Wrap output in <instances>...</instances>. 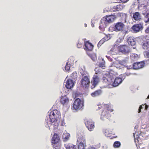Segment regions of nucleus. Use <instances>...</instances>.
Wrapping results in <instances>:
<instances>
[{
	"label": "nucleus",
	"instance_id": "obj_6",
	"mask_svg": "<svg viewBox=\"0 0 149 149\" xmlns=\"http://www.w3.org/2000/svg\"><path fill=\"white\" fill-rule=\"evenodd\" d=\"M90 83L89 76H84L81 80V85L82 86L86 88L89 87Z\"/></svg>",
	"mask_w": 149,
	"mask_h": 149
},
{
	"label": "nucleus",
	"instance_id": "obj_26",
	"mask_svg": "<svg viewBox=\"0 0 149 149\" xmlns=\"http://www.w3.org/2000/svg\"><path fill=\"white\" fill-rule=\"evenodd\" d=\"M143 47L144 49L147 51L146 52H149V40L143 43Z\"/></svg>",
	"mask_w": 149,
	"mask_h": 149
},
{
	"label": "nucleus",
	"instance_id": "obj_36",
	"mask_svg": "<svg viewBox=\"0 0 149 149\" xmlns=\"http://www.w3.org/2000/svg\"><path fill=\"white\" fill-rule=\"evenodd\" d=\"M82 43L79 41L77 44V47L78 48H80L82 47Z\"/></svg>",
	"mask_w": 149,
	"mask_h": 149
},
{
	"label": "nucleus",
	"instance_id": "obj_27",
	"mask_svg": "<svg viewBox=\"0 0 149 149\" xmlns=\"http://www.w3.org/2000/svg\"><path fill=\"white\" fill-rule=\"evenodd\" d=\"M53 147L54 149H60L61 146L60 142L52 143Z\"/></svg>",
	"mask_w": 149,
	"mask_h": 149
},
{
	"label": "nucleus",
	"instance_id": "obj_40",
	"mask_svg": "<svg viewBox=\"0 0 149 149\" xmlns=\"http://www.w3.org/2000/svg\"><path fill=\"white\" fill-rule=\"evenodd\" d=\"M143 108L142 105H140V107H139V111L138 113H140L141 111V109Z\"/></svg>",
	"mask_w": 149,
	"mask_h": 149
},
{
	"label": "nucleus",
	"instance_id": "obj_28",
	"mask_svg": "<svg viewBox=\"0 0 149 149\" xmlns=\"http://www.w3.org/2000/svg\"><path fill=\"white\" fill-rule=\"evenodd\" d=\"M70 135L68 133H65L63 134L62 138L63 141L64 142H66L69 139Z\"/></svg>",
	"mask_w": 149,
	"mask_h": 149
},
{
	"label": "nucleus",
	"instance_id": "obj_39",
	"mask_svg": "<svg viewBox=\"0 0 149 149\" xmlns=\"http://www.w3.org/2000/svg\"><path fill=\"white\" fill-rule=\"evenodd\" d=\"M85 72H84L83 70L81 71V72H80V73L81 74L82 76H84L86 75V74L85 73Z\"/></svg>",
	"mask_w": 149,
	"mask_h": 149
},
{
	"label": "nucleus",
	"instance_id": "obj_44",
	"mask_svg": "<svg viewBox=\"0 0 149 149\" xmlns=\"http://www.w3.org/2000/svg\"><path fill=\"white\" fill-rule=\"evenodd\" d=\"M87 149H96V148L94 147H91L90 148H88Z\"/></svg>",
	"mask_w": 149,
	"mask_h": 149
},
{
	"label": "nucleus",
	"instance_id": "obj_29",
	"mask_svg": "<svg viewBox=\"0 0 149 149\" xmlns=\"http://www.w3.org/2000/svg\"><path fill=\"white\" fill-rule=\"evenodd\" d=\"M55 121H51V125H52L54 129L56 128L58 126L59 124V122L57 120V119H56Z\"/></svg>",
	"mask_w": 149,
	"mask_h": 149
},
{
	"label": "nucleus",
	"instance_id": "obj_25",
	"mask_svg": "<svg viewBox=\"0 0 149 149\" xmlns=\"http://www.w3.org/2000/svg\"><path fill=\"white\" fill-rule=\"evenodd\" d=\"M104 133L105 135L107 137H110L112 134H113V132L110 129H106L105 130Z\"/></svg>",
	"mask_w": 149,
	"mask_h": 149
},
{
	"label": "nucleus",
	"instance_id": "obj_10",
	"mask_svg": "<svg viewBox=\"0 0 149 149\" xmlns=\"http://www.w3.org/2000/svg\"><path fill=\"white\" fill-rule=\"evenodd\" d=\"M119 46V52H121L124 54H127L129 52L128 47L125 45H120Z\"/></svg>",
	"mask_w": 149,
	"mask_h": 149
},
{
	"label": "nucleus",
	"instance_id": "obj_7",
	"mask_svg": "<svg viewBox=\"0 0 149 149\" xmlns=\"http://www.w3.org/2000/svg\"><path fill=\"white\" fill-rule=\"evenodd\" d=\"M85 124L88 130L90 131H93L95 127L94 122L91 119L88 120L85 123Z\"/></svg>",
	"mask_w": 149,
	"mask_h": 149
},
{
	"label": "nucleus",
	"instance_id": "obj_37",
	"mask_svg": "<svg viewBox=\"0 0 149 149\" xmlns=\"http://www.w3.org/2000/svg\"><path fill=\"white\" fill-rule=\"evenodd\" d=\"M99 66L100 67L103 68L105 66V62H103L100 63L99 65Z\"/></svg>",
	"mask_w": 149,
	"mask_h": 149
},
{
	"label": "nucleus",
	"instance_id": "obj_47",
	"mask_svg": "<svg viewBox=\"0 0 149 149\" xmlns=\"http://www.w3.org/2000/svg\"><path fill=\"white\" fill-rule=\"evenodd\" d=\"M112 72H113V73H114V72H111V73H113ZM109 73H110V72H109ZM108 73H109V72Z\"/></svg>",
	"mask_w": 149,
	"mask_h": 149
},
{
	"label": "nucleus",
	"instance_id": "obj_1",
	"mask_svg": "<svg viewBox=\"0 0 149 149\" xmlns=\"http://www.w3.org/2000/svg\"><path fill=\"white\" fill-rule=\"evenodd\" d=\"M102 80L107 85H111L114 87L118 86L122 81L121 78L120 77H116L115 74L111 72L104 74Z\"/></svg>",
	"mask_w": 149,
	"mask_h": 149
},
{
	"label": "nucleus",
	"instance_id": "obj_15",
	"mask_svg": "<svg viewBox=\"0 0 149 149\" xmlns=\"http://www.w3.org/2000/svg\"><path fill=\"white\" fill-rule=\"evenodd\" d=\"M144 65V63L142 62L135 63L133 65V68L134 69H139L143 68Z\"/></svg>",
	"mask_w": 149,
	"mask_h": 149
},
{
	"label": "nucleus",
	"instance_id": "obj_8",
	"mask_svg": "<svg viewBox=\"0 0 149 149\" xmlns=\"http://www.w3.org/2000/svg\"><path fill=\"white\" fill-rule=\"evenodd\" d=\"M124 26L125 25L123 23L121 22H117L114 26L115 31L116 32L122 31Z\"/></svg>",
	"mask_w": 149,
	"mask_h": 149
},
{
	"label": "nucleus",
	"instance_id": "obj_42",
	"mask_svg": "<svg viewBox=\"0 0 149 149\" xmlns=\"http://www.w3.org/2000/svg\"><path fill=\"white\" fill-rule=\"evenodd\" d=\"M145 104V110H146L148 107V106L146 105V104Z\"/></svg>",
	"mask_w": 149,
	"mask_h": 149
},
{
	"label": "nucleus",
	"instance_id": "obj_18",
	"mask_svg": "<svg viewBox=\"0 0 149 149\" xmlns=\"http://www.w3.org/2000/svg\"><path fill=\"white\" fill-rule=\"evenodd\" d=\"M99 81V77L97 75H94L93 78V80L91 81V83H92V85L93 87L97 85Z\"/></svg>",
	"mask_w": 149,
	"mask_h": 149
},
{
	"label": "nucleus",
	"instance_id": "obj_24",
	"mask_svg": "<svg viewBox=\"0 0 149 149\" xmlns=\"http://www.w3.org/2000/svg\"><path fill=\"white\" fill-rule=\"evenodd\" d=\"M66 149H77V146L72 143H68L64 145Z\"/></svg>",
	"mask_w": 149,
	"mask_h": 149
},
{
	"label": "nucleus",
	"instance_id": "obj_38",
	"mask_svg": "<svg viewBox=\"0 0 149 149\" xmlns=\"http://www.w3.org/2000/svg\"><path fill=\"white\" fill-rule=\"evenodd\" d=\"M145 32L146 33L149 34V26H148L145 30Z\"/></svg>",
	"mask_w": 149,
	"mask_h": 149
},
{
	"label": "nucleus",
	"instance_id": "obj_12",
	"mask_svg": "<svg viewBox=\"0 0 149 149\" xmlns=\"http://www.w3.org/2000/svg\"><path fill=\"white\" fill-rule=\"evenodd\" d=\"M105 21L106 22L109 23L113 22L116 18V17L115 15H111L106 16Z\"/></svg>",
	"mask_w": 149,
	"mask_h": 149
},
{
	"label": "nucleus",
	"instance_id": "obj_20",
	"mask_svg": "<svg viewBox=\"0 0 149 149\" xmlns=\"http://www.w3.org/2000/svg\"><path fill=\"white\" fill-rule=\"evenodd\" d=\"M132 18L136 21H140L141 19V17L139 13L136 12L133 13Z\"/></svg>",
	"mask_w": 149,
	"mask_h": 149
},
{
	"label": "nucleus",
	"instance_id": "obj_5",
	"mask_svg": "<svg viewBox=\"0 0 149 149\" xmlns=\"http://www.w3.org/2000/svg\"><path fill=\"white\" fill-rule=\"evenodd\" d=\"M83 105V102L79 98H77L74 101L72 109L75 110L81 109Z\"/></svg>",
	"mask_w": 149,
	"mask_h": 149
},
{
	"label": "nucleus",
	"instance_id": "obj_45",
	"mask_svg": "<svg viewBox=\"0 0 149 149\" xmlns=\"http://www.w3.org/2000/svg\"><path fill=\"white\" fill-rule=\"evenodd\" d=\"M99 28L101 29V26H99Z\"/></svg>",
	"mask_w": 149,
	"mask_h": 149
},
{
	"label": "nucleus",
	"instance_id": "obj_43",
	"mask_svg": "<svg viewBox=\"0 0 149 149\" xmlns=\"http://www.w3.org/2000/svg\"><path fill=\"white\" fill-rule=\"evenodd\" d=\"M120 1L123 2V3H125L127 2V1H128L129 0H120Z\"/></svg>",
	"mask_w": 149,
	"mask_h": 149
},
{
	"label": "nucleus",
	"instance_id": "obj_2",
	"mask_svg": "<svg viewBox=\"0 0 149 149\" xmlns=\"http://www.w3.org/2000/svg\"><path fill=\"white\" fill-rule=\"evenodd\" d=\"M102 110L101 114V118H103L105 117L108 118H110L111 116L110 113L113 111L111 105L108 104H104L101 106L98 107L96 110H100L101 108Z\"/></svg>",
	"mask_w": 149,
	"mask_h": 149
},
{
	"label": "nucleus",
	"instance_id": "obj_21",
	"mask_svg": "<svg viewBox=\"0 0 149 149\" xmlns=\"http://www.w3.org/2000/svg\"><path fill=\"white\" fill-rule=\"evenodd\" d=\"M123 8V6L121 4H119L114 6L112 8V10L113 12L122 10Z\"/></svg>",
	"mask_w": 149,
	"mask_h": 149
},
{
	"label": "nucleus",
	"instance_id": "obj_31",
	"mask_svg": "<svg viewBox=\"0 0 149 149\" xmlns=\"http://www.w3.org/2000/svg\"><path fill=\"white\" fill-rule=\"evenodd\" d=\"M52 122H51V120L50 119L49 120V119L47 118L46 119L45 121V124L46 127H49V126L51 125Z\"/></svg>",
	"mask_w": 149,
	"mask_h": 149
},
{
	"label": "nucleus",
	"instance_id": "obj_35",
	"mask_svg": "<svg viewBox=\"0 0 149 149\" xmlns=\"http://www.w3.org/2000/svg\"><path fill=\"white\" fill-rule=\"evenodd\" d=\"M77 77V72H73L70 75V77L73 79H75Z\"/></svg>",
	"mask_w": 149,
	"mask_h": 149
},
{
	"label": "nucleus",
	"instance_id": "obj_34",
	"mask_svg": "<svg viewBox=\"0 0 149 149\" xmlns=\"http://www.w3.org/2000/svg\"><path fill=\"white\" fill-rule=\"evenodd\" d=\"M70 64L68 62H67L65 66V69L67 71H68L70 70Z\"/></svg>",
	"mask_w": 149,
	"mask_h": 149
},
{
	"label": "nucleus",
	"instance_id": "obj_9",
	"mask_svg": "<svg viewBox=\"0 0 149 149\" xmlns=\"http://www.w3.org/2000/svg\"><path fill=\"white\" fill-rule=\"evenodd\" d=\"M143 24H136L133 25L132 27V30L135 32H138L143 29Z\"/></svg>",
	"mask_w": 149,
	"mask_h": 149
},
{
	"label": "nucleus",
	"instance_id": "obj_23",
	"mask_svg": "<svg viewBox=\"0 0 149 149\" xmlns=\"http://www.w3.org/2000/svg\"><path fill=\"white\" fill-rule=\"evenodd\" d=\"M102 93L101 90H96L91 93V96L93 97H95L100 95Z\"/></svg>",
	"mask_w": 149,
	"mask_h": 149
},
{
	"label": "nucleus",
	"instance_id": "obj_4",
	"mask_svg": "<svg viewBox=\"0 0 149 149\" xmlns=\"http://www.w3.org/2000/svg\"><path fill=\"white\" fill-rule=\"evenodd\" d=\"M61 116L60 112L56 109L52 111L49 115V119L52 121H54L56 119L59 118Z\"/></svg>",
	"mask_w": 149,
	"mask_h": 149
},
{
	"label": "nucleus",
	"instance_id": "obj_13",
	"mask_svg": "<svg viewBox=\"0 0 149 149\" xmlns=\"http://www.w3.org/2000/svg\"><path fill=\"white\" fill-rule=\"evenodd\" d=\"M127 42L129 45L134 46V49L135 48L136 42L135 39L132 36H130L128 37L127 40Z\"/></svg>",
	"mask_w": 149,
	"mask_h": 149
},
{
	"label": "nucleus",
	"instance_id": "obj_32",
	"mask_svg": "<svg viewBox=\"0 0 149 149\" xmlns=\"http://www.w3.org/2000/svg\"><path fill=\"white\" fill-rule=\"evenodd\" d=\"M120 143L119 141H116L114 143L113 146L115 148H118L120 146Z\"/></svg>",
	"mask_w": 149,
	"mask_h": 149
},
{
	"label": "nucleus",
	"instance_id": "obj_41",
	"mask_svg": "<svg viewBox=\"0 0 149 149\" xmlns=\"http://www.w3.org/2000/svg\"><path fill=\"white\" fill-rule=\"evenodd\" d=\"M126 63V62L125 61H121L120 62V63L121 65H124V64H125Z\"/></svg>",
	"mask_w": 149,
	"mask_h": 149
},
{
	"label": "nucleus",
	"instance_id": "obj_16",
	"mask_svg": "<svg viewBox=\"0 0 149 149\" xmlns=\"http://www.w3.org/2000/svg\"><path fill=\"white\" fill-rule=\"evenodd\" d=\"M110 39L109 36L106 35L102 38L98 43L97 44L98 47H100L105 41H107Z\"/></svg>",
	"mask_w": 149,
	"mask_h": 149
},
{
	"label": "nucleus",
	"instance_id": "obj_33",
	"mask_svg": "<svg viewBox=\"0 0 149 149\" xmlns=\"http://www.w3.org/2000/svg\"><path fill=\"white\" fill-rule=\"evenodd\" d=\"M141 10L143 15H145L148 11L146 7L145 6H143V7Z\"/></svg>",
	"mask_w": 149,
	"mask_h": 149
},
{
	"label": "nucleus",
	"instance_id": "obj_17",
	"mask_svg": "<svg viewBox=\"0 0 149 149\" xmlns=\"http://www.w3.org/2000/svg\"><path fill=\"white\" fill-rule=\"evenodd\" d=\"M74 85V83L73 80L71 79H68L66 83L65 87L68 89H70Z\"/></svg>",
	"mask_w": 149,
	"mask_h": 149
},
{
	"label": "nucleus",
	"instance_id": "obj_30",
	"mask_svg": "<svg viewBox=\"0 0 149 149\" xmlns=\"http://www.w3.org/2000/svg\"><path fill=\"white\" fill-rule=\"evenodd\" d=\"M143 20L146 23H149V13H147L143 18Z\"/></svg>",
	"mask_w": 149,
	"mask_h": 149
},
{
	"label": "nucleus",
	"instance_id": "obj_19",
	"mask_svg": "<svg viewBox=\"0 0 149 149\" xmlns=\"http://www.w3.org/2000/svg\"><path fill=\"white\" fill-rule=\"evenodd\" d=\"M59 142H60L59 137L57 134L55 133L52 138V143Z\"/></svg>",
	"mask_w": 149,
	"mask_h": 149
},
{
	"label": "nucleus",
	"instance_id": "obj_22",
	"mask_svg": "<svg viewBox=\"0 0 149 149\" xmlns=\"http://www.w3.org/2000/svg\"><path fill=\"white\" fill-rule=\"evenodd\" d=\"M69 102V99L65 96L62 97L61 99L60 102L63 105L68 104Z\"/></svg>",
	"mask_w": 149,
	"mask_h": 149
},
{
	"label": "nucleus",
	"instance_id": "obj_46",
	"mask_svg": "<svg viewBox=\"0 0 149 149\" xmlns=\"http://www.w3.org/2000/svg\"><path fill=\"white\" fill-rule=\"evenodd\" d=\"M85 27H86V26H87L86 24H85Z\"/></svg>",
	"mask_w": 149,
	"mask_h": 149
},
{
	"label": "nucleus",
	"instance_id": "obj_11",
	"mask_svg": "<svg viewBox=\"0 0 149 149\" xmlns=\"http://www.w3.org/2000/svg\"><path fill=\"white\" fill-rule=\"evenodd\" d=\"M119 46L116 45H113L110 50L109 52L113 55H115L119 54Z\"/></svg>",
	"mask_w": 149,
	"mask_h": 149
},
{
	"label": "nucleus",
	"instance_id": "obj_14",
	"mask_svg": "<svg viewBox=\"0 0 149 149\" xmlns=\"http://www.w3.org/2000/svg\"><path fill=\"white\" fill-rule=\"evenodd\" d=\"M84 45V49L87 52L92 51L93 49V45L88 41L85 42Z\"/></svg>",
	"mask_w": 149,
	"mask_h": 149
},
{
	"label": "nucleus",
	"instance_id": "obj_3",
	"mask_svg": "<svg viewBox=\"0 0 149 149\" xmlns=\"http://www.w3.org/2000/svg\"><path fill=\"white\" fill-rule=\"evenodd\" d=\"M77 143L78 149H85L86 147V139L85 135L81 133L78 134Z\"/></svg>",
	"mask_w": 149,
	"mask_h": 149
}]
</instances>
